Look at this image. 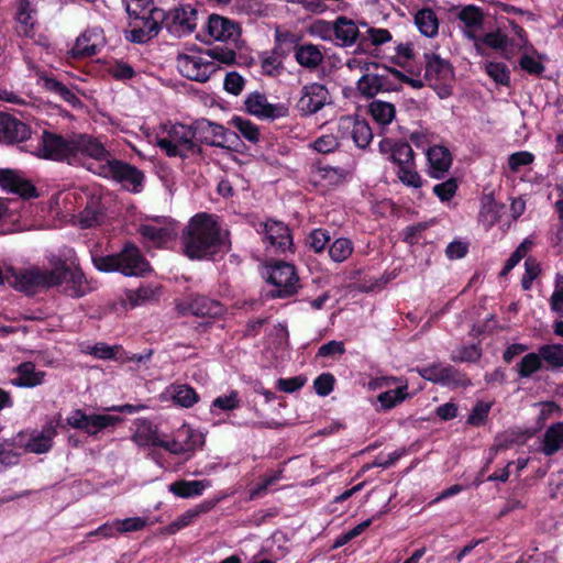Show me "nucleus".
<instances>
[{
    "label": "nucleus",
    "instance_id": "nucleus-1",
    "mask_svg": "<svg viewBox=\"0 0 563 563\" xmlns=\"http://www.w3.org/2000/svg\"><path fill=\"white\" fill-rule=\"evenodd\" d=\"M230 233L206 212L195 214L181 235L184 254L190 260H214L231 250Z\"/></svg>",
    "mask_w": 563,
    "mask_h": 563
},
{
    "label": "nucleus",
    "instance_id": "nucleus-2",
    "mask_svg": "<svg viewBox=\"0 0 563 563\" xmlns=\"http://www.w3.org/2000/svg\"><path fill=\"white\" fill-rule=\"evenodd\" d=\"M92 262L100 272H119L125 276H143L151 269L141 250L131 242L125 243L119 253L93 256Z\"/></svg>",
    "mask_w": 563,
    "mask_h": 563
},
{
    "label": "nucleus",
    "instance_id": "nucleus-3",
    "mask_svg": "<svg viewBox=\"0 0 563 563\" xmlns=\"http://www.w3.org/2000/svg\"><path fill=\"white\" fill-rule=\"evenodd\" d=\"M157 146L168 157L187 158L202 153L196 136V122L191 125L176 123L167 132V136L157 140Z\"/></svg>",
    "mask_w": 563,
    "mask_h": 563
},
{
    "label": "nucleus",
    "instance_id": "nucleus-4",
    "mask_svg": "<svg viewBox=\"0 0 563 563\" xmlns=\"http://www.w3.org/2000/svg\"><path fill=\"white\" fill-rule=\"evenodd\" d=\"M82 165L93 174L106 179L114 180L132 192H140L143 187V172L136 166L113 158L112 156L104 164L88 163Z\"/></svg>",
    "mask_w": 563,
    "mask_h": 563
},
{
    "label": "nucleus",
    "instance_id": "nucleus-5",
    "mask_svg": "<svg viewBox=\"0 0 563 563\" xmlns=\"http://www.w3.org/2000/svg\"><path fill=\"white\" fill-rule=\"evenodd\" d=\"M424 80L440 99L453 93L454 69L450 62L435 53H424Z\"/></svg>",
    "mask_w": 563,
    "mask_h": 563
},
{
    "label": "nucleus",
    "instance_id": "nucleus-6",
    "mask_svg": "<svg viewBox=\"0 0 563 563\" xmlns=\"http://www.w3.org/2000/svg\"><path fill=\"white\" fill-rule=\"evenodd\" d=\"M267 251L274 254L295 253L294 238L290 228L283 221L267 219L256 225Z\"/></svg>",
    "mask_w": 563,
    "mask_h": 563
},
{
    "label": "nucleus",
    "instance_id": "nucleus-7",
    "mask_svg": "<svg viewBox=\"0 0 563 563\" xmlns=\"http://www.w3.org/2000/svg\"><path fill=\"white\" fill-rule=\"evenodd\" d=\"M267 282L275 288L269 291L271 298H289L298 292L300 279L295 265L275 261L267 266Z\"/></svg>",
    "mask_w": 563,
    "mask_h": 563
},
{
    "label": "nucleus",
    "instance_id": "nucleus-8",
    "mask_svg": "<svg viewBox=\"0 0 563 563\" xmlns=\"http://www.w3.org/2000/svg\"><path fill=\"white\" fill-rule=\"evenodd\" d=\"M74 139H65L64 136L49 132L43 131L41 137L36 141V144L31 142L27 147L30 152L41 158L53 159V161H67L69 164H74V152H73Z\"/></svg>",
    "mask_w": 563,
    "mask_h": 563
},
{
    "label": "nucleus",
    "instance_id": "nucleus-9",
    "mask_svg": "<svg viewBox=\"0 0 563 563\" xmlns=\"http://www.w3.org/2000/svg\"><path fill=\"white\" fill-rule=\"evenodd\" d=\"M196 136L198 145L206 144L213 147L234 150L239 144V134L235 131L202 119L196 121Z\"/></svg>",
    "mask_w": 563,
    "mask_h": 563
},
{
    "label": "nucleus",
    "instance_id": "nucleus-10",
    "mask_svg": "<svg viewBox=\"0 0 563 563\" xmlns=\"http://www.w3.org/2000/svg\"><path fill=\"white\" fill-rule=\"evenodd\" d=\"M165 10L152 9L148 14L131 18V30L125 32V38L132 43L144 44L158 35L163 29Z\"/></svg>",
    "mask_w": 563,
    "mask_h": 563
},
{
    "label": "nucleus",
    "instance_id": "nucleus-11",
    "mask_svg": "<svg viewBox=\"0 0 563 563\" xmlns=\"http://www.w3.org/2000/svg\"><path fill=\"white\" fill-rule=\"evenodd\" d=\"M52 264L56 276V286L65 284L64 291L67 296L80 298L90 291L91 288L80 267H73L63 258H57Z\"/></svg>",
    "mask_w": 563,
    "mask_h": 563
},
{
    "label": "nucleus",
    "instance_id": "nucleus-12",
    "mask_svg": "<svg viewBox=\"0 0 563 563\" xmlns=\"http://www.w3.org/2000/svg\"><path fill=\"white\" fill-rule=\"evenodd\" d=\"M246 113L264 121H276L289 115V107L284 102L272 103L265 92L252 91L244 100Z\"/></svg>",
    "mask_w": 563,
    "mask_h": 563
},
{
    "label": "nucleus",
    "instance_id": "nucleus-13",
    "mask_svg": "<svg viewBox=\"0 0 563 563\" xmlns=\"http://www.w3.org/2000/svg\"><path fill=\"white\" fill-rule=\"evenodd\" d=\"M122 421L119 416L111 415H87L81 409H75L66 418V424L86 432L89 435H97L100 431L114 427Z\"/></svg>",
    "mask_w": 563,
    "mask_h": 563
},
{
    "label": "nucleus",
    "instance_id": "nucleus-14",
    "mask_svg": "<svg viewBox=\"0 0 563 563\" xmlns=\"http://www.w3.org/2000/svg\"><path fill=\"white\" fill-rule=\"evenodd\" d=\"M197 20V9L191 4H181L170 11H165L163 27L172 35L183 37L195 31Z\"/></svg>",
    "mask_w": 563,
    "mask_h": 563
},
{
    "label": "nucleus",
    "instance_id": "nucleus-15",
    "mask_svg": "<svg viewBox=\"0 0 563 563\" xmlns=\"http://www.w3.org/2000/svg\"><path fill=\"white\" fill-rule=\"evenodd\" d=\"M418 374L426 380L443 386L454 385L457 387H467L471 379L465 373H462L452 365H442L440 363L431 364L417 368Z\"/></svg>",
    "mask_w": 563,
    "mask_h": 563
},
{
    "label": "nucleus",
    "instance_id": "nucleus-16",
    "mask_svg": "<svg viewBox=\"0 0 563 563\" xmlns=\"http://www.w3.org/2000/svg\"><path fill=\"white\" fill-rule=\"evenodd\" d=\"M329 103H331V99L328 88L322 84L311 82L301 88L296 108L301 117H309Z\"/></svg>",
    "mask_w": 563,
    "mask_h": 563
},
{
    "label": "nucleus",
    "instance_id": "nucleus-17",
    "mask_svg": "<svg viewBox=\"0 0 563 563\" xmlns=\"http://www.w3.org/2000/svg\"><path fill=\"white\" fill-rule=\"evenodd\" d=\"M177 68L187 79L205 82L218 70L219 66L201 56L181 54L177 57Z\"/></svg>",
    "mask_w": 563,
    "mask_h": 563
},
{
    "label": "nucleus",
    "instance_id": "nucleus-18",
    "mask_svg": "<svg viewBox=\"0 0 563 563\" xmlns=\"http://www.w3.org/2000/svg\"><path fill=\"white\" fill-rule=\"evenodd\" d=\"M14 282H9L15 289L29 292L40 287H54L56 286V276L54 267L52 269H40L37 267L31 269H23L19 273H13Z\"/></svg>",
    "mask_w": 563,
    "mask_h": 563
},
{
    "label": "nucleus",
    "instance_id": "nucleus-19",
    "mask_svg": "<svg viewBox=\"0 0 563 563\" xmlns=\"http://www.w3.org/2000/svg\"><path fill=\"white\" fill-rule=\"evenodd\" d=\"M74 163L80 161V156L93 159L92 163L104 164L111 158V153L96 137L87 134H78L74 137Z\"/></svg>",
    "mask_w": 563,
    "mask_h": 563
},
{
    "label": "nucleus",
    "instance_id": "nucleus-20",
    "mask_svg": "<svg viewBox=\"0 0 563 563\" xmlns=\"http://www.w3.org/2000/svg\"><path fill=\"white\" fill-rule=\"evenodd\" d=\"M180 314H192L200 318H219L224 313L223 305L203 295L190 298L188 302L177 305Z\"/></svg>",
    "mask_w": 563,
    "mask_h": 563
},
{
    "label": "nucleus",
    "instance_id": "nucleus-21",
    "mask_svg": "<svg viewBox=\"0 0 563 563\" xmlns=\"http://www.w3.org/2000/svg\"><path fill=\"white\" fill-rule=\"evenodd\" d=\"M183 434L186 435V441L184 443L178 440H161L155 433H150L144 439L142 434L137 433L135 435V439H141V444H148L152 446L163 448L174 454H184L186 452L192 451L197 444V441L200 440L201 437L198 434H194L192 430L189 428L179 431L178 435Z\"/></svg>",
    "mask_w": 563,
    "mask_h": 563
},
{
    "label": "nucleus",
    "instance_id": "nucleus-22",
    "mask_svg": "<svg viewBox=\"0 0 563 563\" xmlns=\"http://www.w3.org/2000/svg\"><path fill=\"white\" fill-rule=\"evenodd\" d=\"M0 187L23 199L37 197L36 187L15 169L0 168Z\"/></svg>",
    "mask_w": 563,
    "mask_h": 563
},
{
    "label": "nucleus",
    "instance_id": "nucleus-23",
    "mask_svg": "<svg viewBox=\"0 0 563 563\" xmlns=\"http://www.w3.org/2000/svg\"><path fill=\"white\" fill-rule=\"evenodd\" d=\"M104 45L102 31L98 29L86 30L76 40L69 51L74 59H85L97 55Z\"/></svg>",
    "mask_w": 563,
    "mask_h": 563
},
{
    "label": "nucleus",
    "instance_id": "nucleus-24",
    "mask_svg": "<svg viewBox=\"0 0 563 563\" xmlns=\"http://www.w3.org/2000/svg\"><path fill=\"white\" fill-rule=\"evenodd\" d=\"M31 128L10 113L0 111V142L22 143L31 139Z\"/></svg>",
    "mask_w": 563,
    "mask_h": 563
},
{
    "label": "nucleus",
    "instance_id": "nucleus-25",
    "mask_svg": "<svg viewBox=\"0 0 563 563\" xmlns=\"http://www.w3.org/2000/svg\"><path fill=\"white\" fill-rule=\"evenodd\" d=\"M58 427L65 429L60 415L56 417V421L51 420L44 424L41 432L31 435L24 445L25 451L35 454H44L51 451Z\"/></svg>",
    "mask_w": 563,
    "mask_h": 563
},
{
    "label": "nucleus",
    "instance_id": "nucleus-26",
    "mask_svg": "<svg viewBox=\"0 0 563 563\" xmlns=\"http://www.w3.org/2000/svg\"><path fill=\"white\" fill-rule=\"evenodd\" d=\"M339 130L343 134L349 132L354 144L362 150L366 148L373 140V132L368 122L358 117L346 115L340 118Z\"/></svg>",
    "mask_w": 563,
    "mask_h": 563
},
{
    "label": "nucleus",
    "instance_id": "nucleus-27",
    "mask_svg": "<svg viewBox=\"0 0 563 563\" xmlns=\"http://www.w3.org/2000/svg\"><path fill=\"white\" fill-rule=\"evenodd\" d=\"M428 175L431 178L441 179L445 176L452 165L450 151L442 145H434L427 151Z\"/></svg>",
    "mask_w": 563,
    "mask_h": 563
},
{
    "label": "nucleus",
    "instance_id": "nucleus-28",
    "mask_svg": "<svg viewBox=\"0 0 563 563\" xmlns=\"http://www.w3.org/2000/svg\"><path fill=\"white\" fill-rule=\"evenodd\" d=\"M207 31L217 41L236 40L241 34V27L230 19L211 14L208 18Z\"/></svg>",
    "mask_w": 563,
    "mask_h": 563
},
{
    "label": "nucleus",
    "instance_id": "nucleus-29",
    "mask_svg": "<svg viewBox=\"0 0 563 563\" xmlns=\"http://www.w3.org/2000/svg\"><path fill=\"white\" fill-rule=\"evenodd\" d=\"M11 384L21 388H33L44 383L46 373L37 371L33 362H22L15 368Z\"/></svg>",
    "mask_w": 563,
    "mask_h": 563
},
{
    "label": "nucleus",
    "instance_id": "nucleus-30",
    "mask_svg": "<svg viewBox=\"0 0 563 563\" xmlns=\"http://www.w3.org/2000/svg\"><path fill=\"white\" fill-rule=\"evenodd\" d=\"M38 84L45 91L58 96L63 101L67 102L73 107L81 104V101L76 96V93L65 84L56 79L53 75L42 73L38 76Z\"/></svg>",
    "mask_w": 563,
    "mask_h": 563
},
{
    "label": "nucleus",
    "instance_id": "nucleus-31",
    "mask_svg": "<svg viewBox=\"0 0 563 563\" xmlns=\"http://www.w3.org/2000/svg\"><path fill=\"white\" fill-rule=\"evenodd\" d=\"M563 449V422L550 424L544 434L540 446V452L545 456H553Z\"/></svg>",
    "mask_w": 563,
    "mask_h": 563
},
{
    "label": "nucleus",
    "instance_id": "nucleus-32",
    "mask_svg": "<svg viewBox=\"0 0 563 563\" xmlns=\"http://www.w3.org/2000/svg\"><path fill=\"white\" fill-rule=\"evenodd\" d=\"M332 29L334 30V37L341 46L353 45L360 36L356 23L343 15L336 18Z\"/></svg>",
    "mask_w": 563,
    "mask_h": 563
},
{
    "label": "nucleus",
    "instance_id": "nucleus-33",
    "mask_svg": "<svg viewBox=\"0 0 563 563\" xmlns=\"http://www.w3.org/2000/svg\"><path fill=\"white\" fill-rule=\"evenodd\" d=\"M211 486L209 479L186 481L179 479L172 483L168 487L169 492L180 498H192L201 496L206 488Z\"/></svg>",
    "mask_w": 563,
    "mask_h": 563
},
{
    "label": "nucleus",
    "instance_id": "nucleus-34",
    "mask_svg": "<svg viewBox=\"0 0 563 563\" xmlns=\"http://www.w3.org/2000/svg\"><path fill=\"white\" fill-rule=\"evenodd\" d=\"M456 18L465 25L467 29L466 35L475 40L474 32L481 30L484 25V12L481 8L468 4L463 7L459 13L456 14Z\"/></svg>",
    "mask_w": 563,
    "mask_h": 563
},
{
    "label": "nucleus",
    "instance_id": "nucleus-35",
    "mask_svg": "<svg viewBox=\"0 0 563 563\" xmlns=\"http://www.w3.org/2000/svg\"><path fill=\"white\" fill-rule=\"evenodd\" d=\"M295 59L305 68L316 69L323 62V54L317 45L306 43L297 46Z\"/></svg>",
    "mask_w": 563,
    "mask_h": 563
},
{
    "label": "nucleus",
    "instance_id": "nucleus-36",
    "mask_svg": "<svg viewBox=\"0 0 563 563\" xmlns=\"http://www.w3.org/2000/svg\"><path fill=\"white\" fill-rule=\"evenodd\" d=\"M283 53H279V47H273L269 54L264 53L261 55V69L262 74L267 77H277L284 69Z\"/></svg>",
    "mask_w": 563,
    "mask_h": 563
},
{
    "label": "nucleus",
    "instance_id": "nucleus-37",
    "mask_svg": "<svg viewBox=\"0 0 563 563\" xmlns=\"http://www.w3.org/2000/svg\"><path fill=\"white\" fill-rule=\"evenodd\" d=\"M416 25L419 31L428 36L433 37L439 31V20L435 12L430 8H423L416 13Z\"/></svg>",
    "mask_w": 563,
    "mask_h": 563
},
{
    "label": "nucleus",
    "instance_id": "nucleus-38",
    "mask_svg": "<svg viewBox=\"0 0 563 563\" xmlns=\"http://www.w3.org/2000/svg\"><path fill=\"white\" fill-rule=\"evenodd\" d=\"M155 297V290L152 286H140L136 289H128L125 298L121 300L124 309H134Z\"/></svg>",
    "mask_w": 563,
    "mask_h": 563
},
{
    "label": "nucleus",
    "instance_id": "nucleus-39",
    "mask_svg": "<svg viewBox=\"0 0 563 563\" xmlns=\"http://www.w3.org/2000/svg\"><path fill=\"white\" fill-rule=\"evenodd\" d=\"M316 172L321 180H324L330 186H338L342 184L347 176V170L342 167H333L324 164L322 161L314 163Z\"/></svg>",
    "mask_w": 563,
    "mask_h": 563
},
{
    "label": "nucleus",
    "instance_id": "nucleus-40",
    "mask_svg": "<svg viewBox=\"0 0 563 563\" xmlns=\"http://www.w3.org/2000/svg\"><path fill=\"white\" fill-rule=\"evenodd\" d=\"M230 124L236 129L239 137L242 136L247 142L256 144L261 139V131L257 124L253 123L251 120L242 118V117H233L230 121Z\"/></svg>",
    "mask_w": 563,
    "mask_h": 563
},
{
    "label": "nucleus",
    "instance_id": "nucleus-41",
    "mask_svg": "<svg viewBox=\"0 0 563 563\" xmlns=\"http://www.w3.org/2000/svg\"><path fill=\"white\" fill-rule=\"evenodd\" d=\"M539 355L548 369L558 371L563 367V345L544 344L539 347Z\"/></svg>",
    "mask_w": 563,
    "mask_h": 563
},
{
    "label": "nucleus",
    "instance_id": "nucleus-42",
    "mask_svg": "<svg viewBox=\"0 0 563 563\" xmlns=\"http://www.w3.org/2000/svg\"><path fill=\"white\" fill-rule=\"evenodd\" d=\"M372 118L380 125H388L395 118L396 109L390 102L374 100L368 106Z\"/></svg>",
    "mask_w": 563,
    "mask_h": 563
},
{
    "label": "nucleus",
    "instance_id": "nucleus-43",
    "mask_svg": "<svg viewBox=\"0 0 563 563\" xmlns=\"http://www.w3.org/2000/svg\"><path fill=\"white\" fill-rule=\"evenodd\" d=\"M416 154L406 141H396V148L388 156V159L397 167H410L416 164Z\"/></svg>",
    "mask_w": 563,
    "mask_h": 563
},
{
    "label": "nucleus",
    "instance_id": "nucleus-44",
    "mask_svg": "<svg viewBox=\"0 0 563 563\" xmlns=\"http://www.w3.org/2000/svg\"><path fill=\"white\" fill-rule=\"evenodd\" d=\"M408 397V384L405 383L395 389H389L387 391L380 393L377 396V400L380 404L383 410H390L397 405L401 404Z\"/></svg>",
    "mask_w": 563,
    "mask_h": 563
},
{
    "label": "nucleus",
    "instance_id": "nucleus-45",
    "mask_svg": "<svg viewBox=\"0 0 563 563\" xmlns=\"http://www.w3.org/2000/svg\"><path fill=\"white\" fill-rule=\"evenodd\" d=\"M515 368L520 379L530 378L542 369V358L539 353L530 352L520 360Z\"/></svg>",
    "mask_w": 563,
    "mask_h": 563
},
{
    "label": "nucleus",
    "instance_id": "nucleus-46",
    "mask_svg": "<svg viewBox=\"0 0 563 563\" xmlns=\"http://www.w3.org/2000/svg\"><path fill=\"white\" fill-rule=\"evenodd\" d=\"M354 244L347 238H338L329 245V256L335 263L345 262L353 253Z\"/></svg>",
    "mask_w": 563,
    "mask_h": 563
},
{
    "label": "nucleus",
    "instance_id": "nucleus-47",
    "mask_svg": "<svg viewBox=\"0 0 563 563\" xmlns=\"http://www.w3.org/2000/svg\"><path fill=\"white\" fill-rule=\"evenodd\" d=\"M139 232L145 240L153 242L157 246L166 244L172 239V232L168 228L142 224Z\"/></svg>",
    "mask_w": 563,
    "mask_h": 563
},
{
    "label": "nucleus",
    "instance_id": "nucleus-48",
    "mask_svg": "<svg viewBox=\"0 0 563 563\" xmlns=\"http://www.w3.org/2000/svg\"><path fill=\"white\" fill-rule=\"evenodd\" d=\"M173 399L175 404L184 407V408H190L199 400V395L189 385H178L174 388L173 393Z\"/></svg>",
    "mask_w": 563,
    "mask_h": 563
},
{
    "label": "nucleus",
    "instance_id": "nucleus-49",
    "mask_svg": "<svg viewBox=\"0 0 563 563\" xmlns=\"http://www.w3.org/2000/svg\"><path fill=\"white\" fill-rule=\"evenodd\" d=\"M486 74L498 85L510 86V70L500 62H488L485 66Z\"/></svg>",
    "mask_w": 563,
    "mask_h": 563
},
{
    "label": "nucleus",
    "instance_id": "nucleus-50",
    "mask_svg": "<svg viewBox=\"0 0 563 563\" xmlns=\"http://www.w3.org/2000/svg\"><path fill=\"white\" fill-rule=\"evenodd\" d=\"M30 0H19L15 13V20L23 26V31L27 34L33 30L35 20L33 18Z\"/></svg>",
    "mask_w": 563,
    "mask_h": 563
},
{
    "label": "nucleus",
    "instance_id": "nucleus-51",
    "mask_svg": "<svg viewBox=\"0 0 563 563\" xmlns=\"http://www.w3.org/2000/svg\"><path fill=\"white\" fill-rule=\"evenodd\" d=\"M331 240L330 232L325 229H313L306 239L309 247L317 254L322 253Z\"/></svg>",
    "mask_w": 563,
    "mask_h": 563
},
{
    "label": "nucleus",
    "instance_id": "nucleus-52",
    "mask_svg": "<svg viewBox=\"0 0 563 563\" xmlns=\"http://www.w3.org/2000/svg\"><path fill=\"white\" fill-rule=\"evenodd\" d=\"M205 54L208 55L214 63L219 62L228 66L235 64V51L225 45H216L213 47L207 48Z\"/></svg>",
    "mask_w": 563,
    "mask_h": 563
},
{
    "label": "nucleus",
    "instance_id": "nucleus-53",
    "mask_svg": "<svg viewBox=\"0 0 563 563\" xmlns=\"http://www.w3.org/2000/svg\"><path fill=\"white\" fill-rule=\"evenodd\" d=\"M102 220V212L99 201H90L80 213V223L85 228L99 225Z\"/></svg>",
    "mask_w": 563,
    "mask_h": 563
},
{
    "label": "nucleus",
    "instance_id": "nucleus-54",
    "mask_svg": "<svg viewBox=\"0 0 563 563\" xmlns=\"http://www.w3.org/2000/svg\"><path fill=\"white\" fill-rule=\"evenodd\" d=\"M356 86H357L358 92L365 98H373L378 92H380L377 75H375L374 73L364 74L357 80Z\"/></svg>",
    "mask_w": 563,
    "mask_h": 563
},
{
    "label": "nucleus",
    "instance_id": "nucleus-55",
    "mask_svg": "<svg viewBox=\"0 0 563 563\" xmlns=\"http://www.w3.org/2000/svg\"><path fill=\"white\" fill-rule=\"evenodd\" d=\"M299 37L290 32H280L276 31L275 33V45L274 47H279V53H283L284 56H287V54L294 48L296 51L298 44Z\"/></svg>",
    "mask_w": 563,
    "mask_h": 563
},
{
    "label": "nucleus",
    "instance_id": "nucleus-56",
    "mask_svg": "<svg viewBox=\"0 0 563 563\" xmlns=\"http://www.w3.org/2000/svg\"><path fill=\"white\" fill-rule=\"evenodd\" d=\"M397 177L407 187L421 188L423 185L416 164L410 167H398Z\"/></svg>",
    "mask_w": 563,
    "mask_h": 563
},
{
    "label": "nucleus",
    "instance_id": "nucleus-57",
    "mask_svg": "<svg viewBox=\"0 0 563 563\" xmlns=\"http://www.w3.org/2000/svg\"><path fill=\"white\" fill-rule=\"evenodd\" d=\"M540 264L534 257H528L525 261V273L521 278V287L523 290H530L533 280L540 275Z\"/></svg>",
    "mask_w": 563,
    "mask_h": 563
},
{
    "label": "nucleus",
    "instance_id": "nucleus-58",
    "mask_svg": "<svg viewBox=\"0 0 563 563\" xmlns=\"http://www.w3.org/2000/svg\"><path fill=\"white\" fill-rule=\"evenodd\" d=\"M241 399L238 390H231L228 395L218 396L211 405V408H218L222 411H231L240 408Z\"/></svg>",
    "mask_w": 563,
    "mask_h": 563
},
{
    "label": "nucleus",
    "instance_id": "nucleus-59",
    "mask_svg": "<svg viewBox=\"0 0 563 563\" xmlns=\"http://www.w3.org/2000/svg\"><path fill=\"white\" fill-rule=\"evenodd\" d=\"M490 408L492 405L489 402L477 401L468 415L466 422L474 427L483 426L488 418Z\"/></svg>",
    "mask_w": 563,
    "mask_h": 563
},
{
    "label": "nucleus",
    "instance_id": "nucleus-60",
    "mask_svg": "<svg viewBox=\"0 0 563 563\" xmlns=\"http://www.w3.org/2000/svg\"><path fill=\"white\" fill-rule=\"evenodd\" d=\"M109 75L115 80H129L135 76L133 67L124 60H115L108 67Z\"/></svg>",
    "mask_w": 563,
    "mask_h": 563
},
{
    "label": "nucleus",
    "instance_id": "nucleus-61",
    "mask_svg": "<svg viewBox=\"0 0 563 563\" xmlns=\"http://www.w3.org/2000/svg\"><path fill=\"white\" fill-rule=\"evenodd\" d=\"M501 206L495 200L494 196L484 195L481 199V211L479 214L482 217H486L489 219L492 223L498 220V213L500 211Z\"/></svg>",
    "mask_w": 563,
    "mask_h": 563
},
{
    "label": "nucleus",
    "instance_id": "nucleus-62",
    "mask_svg": "<svg viewBox=\"0 0 563 563\" xmlns=\"http://www.w3.org/2000/svg\"><path fill=\"white\" fill-rule=\"evenodd\" d=\"M126 5V12L130 18L148 14L152 9H158L154 0H123Z\"/></svg>",
    "mask_w": 563,
    "mask_h": 563
},
{
    "label": "nucleus",
    "instance_id": "nucleus-63",
    "mask_svg": "<svg viewBox=\"0 0 563 563\" xmlns=\"http://www.w3.org/2000/svg\"><path fill=\"white\" fill-rule=\"evenodd\" d=\"M310 146L318 153L329 154L339 148L340 142L336 136L332 134H325L316 139Z\"/></svg>",
    "mask_w": 563,
    "mask_h": 563
},
{
    "label": "nucleus",
    "instance_id": "nucleus-64",
    "mask_svg": "<svg viewBox=\"0 0 563 563\" xmlns=\"http://www.w3.org/2000/svg\"><path fill=\"white\" fill-rule=\"evenodd\" d=\"M459 188L455 178H450L443 183L437 184L433 187V194L442 201H450L456 194Z\"/></svg>",
    "mask_w": 563,
    "mask_h": 563
}]
</instances>
